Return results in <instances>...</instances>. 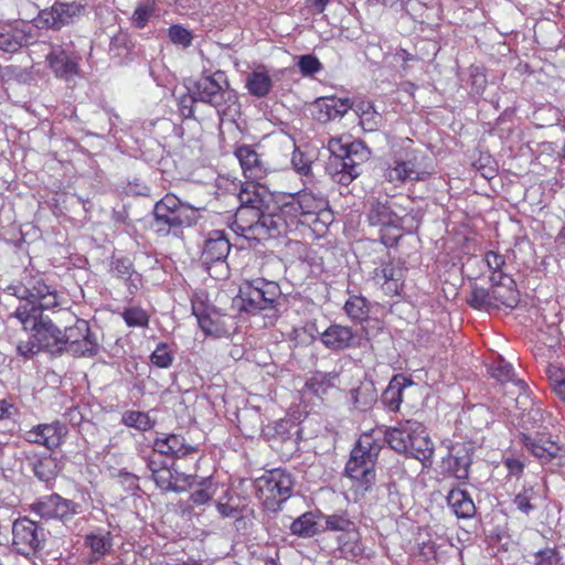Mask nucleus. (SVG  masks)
I'll return each instance as SVG.
<instances>
[{
  "mask_svg": "<svg viewBox=\"0 0 565 565\" xmlns=\"http://www.w3.org/2000/svg\"><path fill=\"white\" fill-rule=\"evenodd\" d=\"M83 11L84 7L75 1L55 2L50 9L41 10L35 26L60 29L81 17Z\"/></svg>",
  "mask_w": 565,
  "mask_h": 565,
  "instance_id": "9b49d317",
  "label": "nucleus"
},
{
  "mask_svg": "<svg viewBox=\"0 0 565 565\" xmlns=\"http://www.w3.org/2000/svg\"><path fill=\"white\" fill-rule=\"evenodd\" d=\"M446 463L448 466V469L456 479H468L471 456L469 454V450L465 446H452L449 449V455L448 458L446 459Z\"/></svg>",
  "mask_w": 565,
  "mask_h": 565,
  "instance_id": "c85d7f7f",
  "label": "nucleus"
},
{
  "mask_svg": "<svg viewBox=\"0 0 565 565\" xmlns=\"http://www.w3.org/2000/svg\"><path fill=\"white\" fill-rule=\"evenodd\" d=\"M78 505L58 494H51L33 504V511L44 519L67 520L76 514Z\"/></svg>",
  "mask_w": 565,
  "mask_h": 565,
  "instance_id": "2eb2a0df",
  "label": "nucleus"
},
{
  "mask_svg": "<svg viewBox=\"0 0 565 565\" xmlns=\"http://www.w3.org/2000/svg\"><path fill=\"white\" fill-rule=\"evenodd\" d=\"M57 465L52 457L39 459L33 467L34 475L42 481H50L56 475Z\"/></svg>",
  "mask_w": 565,
  "mask_h": 565,
  "instance_id": "a18cd8bd",
  "label": "nucleus"
},
{
  "mask_svg": "<svg viewBox=\"0 0 565 565\" xmlns=\"http://www.w3.org/2000/svg\"><path fill=\"white\" fill-rule=\"evenodd\" d=\"M533 498V489H525L515 495L513 503L520 512L529 514L534 509L532 504Z\"/></svg>",
  "mask_w": 565,
  "mask_h": 565,
  "instance_id": "6e6d98bb",
  "label": "nucleus"
},
{
  "mask_svg": "<svg viewBox=\"0 0 565 565\" xmlns=\"http://www.w3.org/2000/svg\"><path fill=\"white\" fill-rule=\"evenodd\" d=\"M238 200L241 206L233 225L237 234L249 241H262L281 233L282 223L276 220L278 194L250 180L242 185Z\"/></svg>",
  "mask_w": 565,
  "mask_h": 565,
  "instance_id": "f03ea898",
  "label": "nucleus"
},
{
  "mask_svg": "<svg viewBox=\"0 0 565 565\" xmlns=\"http://www.w3.org/2000/svg\"><path fill=\"white\" fill-rule=\"evenodd\" d=\"M356 145H343L341 139L332 138L328 143L333 154L331 162L332 178L340 184L348 185L361 173L360 164L354 160L353 152Z\"/></svg>",
  "mask_w": 565,
  "mask_h": 565,
  "instance_id": "9d476101",
  "label": "nucleus"
},
{
  "mask_svg": "<svg viewBox=\"0 0 565 565\" xmlns=\"http://www.w3.org/2000/svg\"><path fill=\"white\" fill-rule=\"evenodd\" d=\"M231 245L227 237L221 231H213L205 241L201 255L202 263L206 266L213 263L224 262L230 253Z\"/></svg>",
  "mask_w": 565,
  "mask_h": 565,
  "instance_id": "412c9836",
  "label": "nucleus"
},
{
  "mask_svg": "<svg viewBox=\"0 0 565 565\" xmlns=\"http://www.w3.org/2000/svg\"><path fill=\"white\" fill-rule=\"evenodd\" d=\"M290 532L301 537H311L319 532L317 516L312 512H307L297 518L290 525Z\"/></svg>",
  "mask_w": 565,
  "mask_h": 565,
  "instance_id": "4c0bfd02",
  "label": "nucleus"
},
{
  "mask_svg": "<svg viewBox=\"0 0 565 565\" xmlns=\"http://www.w3.org/2000/svg\"><path fill=\"white\" fill-rule=\"evenodd\" d=\"M491 291L494 309H499L501 307L512 309L515 308L520 301L519 291L515 289L513 278H503L502 281L492 284Z\"/></svg>",
  "mask_w": 565,
  "mask_h": 565,
  "instance_id": "393cba45",
  "label": "nucleus"
},
{
  "mask_svg": "<svg viewBox=\"0 0 565 565\" xmlns=\"http://www.w3.org/2000/svg\"><path fill=\"white\" fill-rule=\"evenodd\" d=\"M407 454L418 459L425 467L431 463L434 445L422 423H419V428L414 433Z\"/></svg>",
  "mask_w": 565,
  "mask_h": 565,
  "instance_id": "cd10ccee",
  "label": "nucleus"
},
{
  "mask_svg": "<svg viewBox=\"0 0 565 565\" xmlns=\"http://www.w3.org/2000/svg\"><path fill=\"white\" fill-rule=\"evenodd\" d=\"M235 156L239 161L245 178L255 181L265 178L267 169L259 159L258 153L250 146H239L235 150Z\"/></svg>",
  "mask_w": 565,
  "mask_h": 565,
  "instance_id": "4be33fe9",
  "label": "nucleus"
},
{
  "mask_svg": "<svg viewBox=\"0 0 565 565\" xmlns=\"http://www.w3.org/2000/svg\"><path fill=\"white\" fill-rule=\"evenodd\" d=\"M522 445L530 450L542 463L550 462L559 452V446L550 439H536L526 434L521 435Z\"/></svg>",
  "mask_w": 565,
  "mask_h": 565,
  "instance_id": "bb28decb",
  "label": "nucleus"
},
{
  "mask_svg": "<svg viewBox=\"0 0 565 565\" xmlns=\"http://www.w3.org/2000/svg\"><path fill=\"white\" fill-rule=\"evenodd\" d=\"M32 31L33 26L24 22L4 29L0 32V51L13 53L28 45L34 39Z\"/></svg>",
  "mask_w": 565,
  "mask_h": 565,
  "instance_id": "f3484780",
  "label": "nucleus"
},
{
  "mask_svg": "<svg viewBox=\"0 0 565 565\" xmlns=\"http://www.w3.org/2000/svg\"><path fill=\"white\" fill-rule=\"evenodd\" d=\"M113 270L121 279L130 295H135L141 286V275L137 273L128 258H117L113 263Z\"/></svg>",
  "mask_w": 565,
  "mask_h": 565,
  "instance_id": "7c9ffc66",
  "label": "nucleus"
},
{
  "mask_svg": "<svg viewBox=\"0 0 565 565\" xmlns=\"http://www.w3.org/2000/svg\"><path fill=\"white\" fill-rule=\"evenodd\" d=\"M429 174L424 153L413 148V141L405 139L394 147L384 168V179L395 186L406 182L423 181Z\"/></svg>",
  "mask_w": 565,
  "mask_h": 565,
  "instance_id": "39448f33",
  "label": "nucleus"
},
{
  "mask_svg": "<svg viewBox=\"0 0 565 565\" xmlns=\"http://www.w3.org/2000/svg\"><path fill=\"white\" fill-rule=\"evenodd\" d=\"M9 296L19 300L12 316L21 323L25 331L33 332V337L47 342L45 349L65 344L66 339L73 338L74 329L60 330L42 311L54 309L62 303V296L53 287L46 285L39 275L26 274L19 282L6 288Z\"/></svg>",
  "mask_w": 565,
  "mask_h": 565,
  "instance_id": "f257e3e1",
  "label": "nucleus"
},
{
  "mask_svg": "<svg viewBox=\"0 0 565 565\" xmlns=\"http://www.w3.org/2000/svg\"><path fill=\"white\" fill-rule=\"evenodd\" d=\"M43 541V530L28 518L13 522L12 545L22 555H30L35 552Z\"/></svg>",
  "mask_w": 565,
  "mask_h": 565,
  "instance_id": "f8f14e48",
  "label": "nucleus"
},
{
  "mask_svg": "<svg viewBox=\"0 0 565 565\" xmlns=\"http://www.w3.org/2000/svg\"><path fill=\"white\" fill-rule=\"evenodd\" d=\"M533 565H558L561 556L555 547L546 546L529 555Z\"/></svg>",
  "mask_w": 565,
  "mask_h": 565,
  "instance_id": "c03bdc74",
  "label": "nucleus"
},
{
  "mask_svg": "<svg viewBox=\"0 0 565 565\" xmlns=\"http://www.w3.org/2000/svg\"><path fill=\"white\" fill-rule=\"evenodd\" d=\"M351 107L349 98L323 97L315 102L312 115L318 121L327 122L343 117Z\"/></svg>",
  "mask_w": 565,
  "mask_h": 565,
  "instance_id": "6ab92c4d",
  "label": "nucleus"
},
{
  "mask_svg": "<svg viewBox=\"0 0 565 565\" xmlns=\"http://www.w3.org/2000/svg\"><path fill=\"white\" fill-rule=\"evenodd\" d=\"M192 310L205 334L223 338L232 333L233 319L231 316L222 315L215 309L203 308V305L198 302H193Z\"/></svg>",
  "mask_w": 565,
  "mask_h": 565,
  "instance_id": "ddd939ff",
  "label": "nucleus"
},
{
  "mask_svg": "<svg viewBox=\"0 0 565 565\" xmlns=\"http://www.w3.org/2000/svg\"><path fill=\"white\" fill-rule=\"evenodd\" d=\"M491 376L501 383H513L520 392L524 390V383L522 381L514 380L512 365L504 362L503 360H500L493 364L491 367Z\"/></svg>",
  "mask_w": 565,
  "mask_h": 565,
  "instance_id": "a19ab883",
  "label": "nucleus"
},
{
  "mask_svg": "<svg viewBox=\"0 0 565 565\" xmlns=\"http://www.w3.org/2000/svg\"><path fill=\"white\" fill-rule=\"evenodd\" d=\"M124 423L129 427L143 431L152 428L153 426V422L148 414L135 411L125 413Z\"/></svg>",
  "mask_w": 565,
  "mask_h": 565,
  "instance_id": "49530a36",
  "label": "nucleus"
},
{
  "mask_svg": "<svg viewBox=\"0 0 565 565\" xmlns=\"http://www.w3.org/2000/svg\"><path fill=\"white\" fill-rule=\"evenodd\" d=\"M405 271L399 260L384 262L374 269L373 280L386 296H398L404 287Z\"/></svg>",
  "mask_w": 565,
  "mask_h": 565,
  "instance_id": "4468645a",
  "label": "nucleus"
},
{
  "mask_svg": "<svg viewBox=\"0 0 565 565\" xmlns=\"http://www.w3.org/2000/svg\"><path fill=\"white\" fill-rule=\"evenodd\" d=\"M172 354L168 345L160 343L151 354V362L158 367H168L172 363Z\"/></svg>",
  "mask_w": 565,
  "mask_h": 565,
  "instance_id": "3c124183",
  "label": "nucleus"
},
{
  "mask_svg": "<svg viewBox=\"0 0 565 565\" xmlns=\"http://www.w3.org/2000/svg\"><path fill=\"white\" fill-rule=\"evenodd\" d=\"M492 291L484 288H475L471 292L469 305L479 310H490L493 308Z\"/></svg>",
  "mask_w": 565,
  "mask_h": 565,
  "instance_id": "de8ad7c7",
  "label": "nucleus"
},
{
  "mask_svg": "<svg viewBox=\"0 0 565 565\" xmlns=\"http://www.w3.org/2000/svg\"><path fill=\"white\" fill-rule=\"evenodd\" d=\"M344 311L352 321L362 322L369 317L367 300L362 296H351L345 301Z\"/></svg>",
  "mask_w": 565,
  "mask_h": 565,
  "instance_id": "58836bf2",
  "label": "nucleus"
},
{
  "mask_svg": "<svg viewBox=\"0 0 565 565\" xmlns=\"http://www.w3.org/2000/svg\"><path fill=\"white\" fill-rule=\"evenodd\" d=\"M321 342L330 350L349 348L354 339L352 329L341 324H331L320 335Z\"/></svg>",
  "mask_w": 565,
  "mask_h": 565,
  "instance_id": "c756f323",
  "label": "nucleus"
},
{
  "mask_svg": "<svg viewBox=\"0 0 565 565\" xmlns=\"http://www.w3.org/2000/svg\"><path fill=\"white\" fill-rule=\"evenodd\" d=\"M66 434V427L60 422L40 424L25 431L24 439L32 444L45 446L53 449L60 446Z\"/></svg>",
  "mask_w": 565,
  "mask_h": 565,
  "instance_id": "dca6fc26",
  "label": "nucleus"
},
{
  "mask_svg": "<svg viewBox=\"0 0 565 565\" xmlns=\"http://www.w3.org/2000/svg\"><path fill=\"white\" fill-rule=\"evenodd\" d=\"M326 525L328 530L344 533L349 531L354 524L342 515H328L326 518Z\"/></svg>",
  "mask_w": 565,
  "mask_h": 565,
  "instance_id": "052dcab7",
  "label": "nucleus"
},
{
  "mask_svg": "<svg viewBox=\"0 0 565 565\" xmlns=\"http://www.w3.org/2000/svg\"><path fill=\"white\" fill-rule=\"evenodd\" d=\"M195 477L192 475H186L182 471H179L177 468H173V479L171 484V491L181 492L188 489V487L192 486Z\"/></svg>",
  "mask_w": 565,
  "mask_h": 565,
  "instance_id": "13d9d810",
  "label": "nucleus"
},
{
  "mask_svg": "<svg viewBox=\"0 0 565 565\" xmlns=\"http://www.w3.org/2000/svg\"><path fill=\"white\" fill-rule=\"evenodd\" d=\"M291 164L299 174L308 175L311 171V159L298 149L292 152Z\"/></svg>",
  "mask_w": 565,
  "mask_h": 565,
  "instance_id": "4d7b16f0",
  "label": "nucleus"
},
{
  "mask_svg": "<svg viewBox=\"0 0 565 565\" xmlns=\"http://www.w3.org/2000/svg\"><path fill=\"white\" fill-rule=\"evenodd\" d=\"M46 347L47 342H44V339L40 340L38 337H33V332H31L28 340L19 341L17 351L21 356L31 359Z\"/></svg>",
  "mask_w": 565,
  "mask_h": 565,
  "instance_id": "37998d69",
  "label": "nucleus"
},
{
  "mask_svg": "<svg viewBox=\"0 0 565 565\" xmlns=\"http://www.w3.org/2000/svg\"><path fill=\"white\" fill-rule=\"evenodd\" d=\"M339 550L341 554L348 558L353 559L363 554L364 547L361 543V535L355 526L349 531L341 533L338 536Z\"/></svg>",
  "mask_w": 565,
  "mask_h": 565,
  "instance_id": "f704fd0d",
  "label": "nucleus"
},
{
  "mask_svg": "<svg viewBox=\"0 0 565 565\" xmlns=\"http://www.w3.org/2000/svg\"><path fill=\"white\" fill-rule=\"evenodd\" d=\"M245 87L250 95L264 97L270 92L273 79L266 70L258 68L246 76Z\"/></svg>",
  "mask_w": 565,
  "mask_h": 565,
  "instance_id": "72a5a7b5",
  "label": "nucleus"
},
{
  "mask_svg": "<svg viewBox=\"0 0 565 565\" xmlns=\"http://www.w3.org/2000/svg\"><path fill=\"white\" fill-rule=\"evenodd\" d=\"M351 109L354 110L355 115L360 118L363 116L366 111L374 108V105L366 99H355L354 102H351Z\"/></svg>",
  "mask_w": 565,
  "mask_h": 565,
  "instance_id": "69168bd1",
  "label": "nucleus"
},
{
  "mask_svg": "<svg viewBox=\"0 0 565 565\" xmlns=\"http://www.w3.org/2000/svg\"><path fill=\"white\" fill-rule=\"evenodd\" d=\"M369 222L372 226H379L382 231L395 230L399 232L404 226V218L401 217L388 202L375 201L369 212Z\"/></svg>",
  "mask_w": 565,
  "mask_h": 565,
  "instance_id": "a211bd4d",
  "label": "nucleus"
},
{
  "mask_svg": "<svg viewBox=\"0 0 565 565\" xmlns=\"http://www.w3.org/2000/svg\"><path fill=\"white\" fill-rule=\"evenodd\" d=\"M546 375L548 377L550 384L552 386L553 392L565 385V369L556 365L550 364L546 367Z\"/></svg>",
  "mask_w": 565,
  "mask_h": 565,
  "instance_id": "5fc2aeb1",
  "label": "nucleus"
},
{
  "mask_svg": "<svg viewBox=\"0 0 565 565\" xmlns=\"http://www.w3.org/2000/svg\"><path fill=\"white\" fill-rule=\"evenodd\" d=\"M152 11L153 10L150 4H139L132 14V23L139 29L143 28L151 17Z\"/></svg>",
  "mask_w": 565,
  "mask_h": 565,
  "instance_id": "e2e57ef3",
  "label": "nucleus"
},
{
  "mask_svg": "<svg viewBox=\"0 0 565 565\" xmlns=\"http://www.w3.org/2000/svg\"><path fill=\"white\" fill-rule=\"evenodd\" d=\"M47 62L54 74L65 81L74 78L78 73L76 58L64 50H53L47 55Z\"/></svg>",
  "mask_w": 565,
  "mask_h": 565,
  "instance_id": "b1692460",
  "label": "nucleus"
},
{
  "mask_svg": "<svg viewBox=\"0 0 565 565\" xmlns=\"http://www.w3.org/2000/svg\"><path fill=\"white\" fill-rule=\"evenodd\" d=\"M278 211L276 220L281 224V233L291 226L318 224L326 214L327 199L312 191L297 193H278Z\"/></svg>",
  "mask_w": 565,
  "mask_h": 565,
  "instance_id": "7ed1b4c3",
  "label": "nucleus"
},
{
  "mask_svg": "<svg viewBox=\"0 0 565 565\" xmlns=\"http://www.w3.org/2000/svg\"><path fill=\"white\" fill-rule=\"evenodd\" d=\"M150 469L152 472V478L156 484L166 491H171V484L173 479V468L160 467L153 468V462H150Z\"/></svg>",
  "mask_w": 565,
  "mask_h": 565,
  "instance_id": "8fccbe9b",
  "label": "nucleus"
},
{
  "mask_svg": "<svg viewBox=\"0 0 565 565\" xmlns=\"http://www.w3.org/2000/svg\"><path fill=\"white\" fill-rule=\"evenodd\" d=\"M153 214L158 231L169 233L171 230L194 225L200 217V210L182 202L174 194H167L156 203Z\"/></svg>",
  "mask_w": 565,
  "mask_h": 565,
  "instance_id": "0eeeda50",
  "label": "nucleus"
},
{
  "mask_svg": "<svg viewBox=\"0 0 565 565\" xmlns=\"http://www.w3.org/2000/svg\"><path fill=\"white\" fill-rule=\"evenodd\" d=\"M418 551L424 559L434 558L436 555L435 544L430 540L418 543Z\"/></svg>",
  "mask_w": 565,
  "mask_h": 565,
  "instance_id": "338daca9",
  "label": "nucleus"
},
{
  "mask_svg": "<svg viewBox=\"0 0 565 565\" xmlns=\"http://www.w3.org/2000/svg\"><path fill=\"white\" fill-rule=\"evenodd\" d=\"M419 428V422L406 420L399 423L385 431L386 441L397 452L407 454L416 429Z\"/></svg>",
  "mask_w": 565,
  "mask_h": 565,
  "instance_id": "5701e85b",
  "label": "nucleus"
},
{
  "mask_svg": "<svg viewBox=\"0 0 565 565\" xmlns=\"http://www.w3.org/2000/svg\"><path fill=\"white\" fill-rule=\"evenodd\" d=\"M170 41L178 46L189 47L192 44V32L180 24H173L168 29Z\"/></svg>",
  "mask_w": 565,
  "mask_h": 565,
  "instance_id": "09e8293b",
  "label": "nucleus"
},
{
  "mask_svg": "<svg viewBox=\"0 0 565 565\" xmlns=\"http://www.w3.org/2000/svg\"><path fill=\"white\" fill-rule=\"evenodd\" d=\"M19 8V14L22 19V21L25 23V21H32L35 20L39 17V8L35 3L29 1V0H19L18 2Z\"/></svg>",
  "mask_w": 565,
  "mask_h": 565,
  "instance_id": "680f3d73",
  "label": "nucleus"
},
{
  "mask_svg": "<svg viewBox=\"0 0 565 565\" xmlns=\"http://www.w3.org/2000/svg\"><path fill=\"white\" fill-rule=\"evenodd\" d=\"M503 465L508 470L510 476L520 477L524 469V463L519 458L514 457H505L503 459Z\"/></svg>",
  "mask_w": 565,
  "mask_h": 565,
  "instance_id": "0e129e2a",
  "label": "nucleus"
},
{
  "mask_svg": "<svg viewBox=\"0 0 565 565\" xmlns=\"http://www.w3.org/2000/svg\"><path fill=\"white\" fill-rule=\"evenodd\" d=\"M85 543L89 546L96 559L108 553L113 546L111 535L108 531H97L87 534Z\"/></svg>",
  "mask_w": 565,
  "mask_h": 565,
  "instance_id": "e433bc0d",
  "label": "nucleus"
},
{
  "mask_svg": "<svg viewBox=\"0 0 565 565\" xmlns=\"http://www.w3.org/2000/svg\"><path fill=\"white\" fill-rule=\"evenodd\" d=\"M279 295L280 287L276 281L257 277L244 280L233 303L239 311L255 313L270 308Z\"/></svg>",
  "mask_w": 565,
  "mask_h": 565,
  "instance_id": "6e6552de",
  "label": "nucleus"
},
{
  "mask_svg": "<svg viewBox=\"0 0 565 565\" xmlns=\"http://www.w3.org/2000/svg\"><path fill=\"white\" fill-rule=\"evenodd\" d=\"M192 102H202L213 106L218 115L227 116L238 109L237 95L231 89L223 72L201 77L194 85Z\"/></svg>",
  "mask_w": 565,
  "mask_h": 565,
  "instance_id": "423d86ee",
  "label": "nucleus"
},
{
  "mask_svg": "<svg viewBox=\"0 0 565 565\" xmlns=\"http://www.w3.org/2000/svg\"><path fill=\"white\" fill-rule=\"evenodd\" d=\"M447 502L451 511L462 519L471 518L476 508L469 493L460 488L452 489L447 495Z\"/></svg>",
  "mask_w": 565,
  "mask_h": 565,
  "instance_id": "2f4dec72",
  "label": "nucleus"
},
{
  "mask_svg": "<svg viewBox=\"0 0 565 565\" xmlns=\"http://www.w3.org/2000/svg\"><path fill=\"white\" fill-rule=\"evenodd\" d=\"M154 451L161 455H169L181 457L185 456L196 449L185 444L184 438L181 435L169 434L157 437L153 441Z\"/></svg>",
  "mask_w": 565,
  "mask_h": 565,
  "instance_id": "a878e982",
  "label": "nucleus"
},
{
  "mask_svg": "<svg viewBox=\"0 0 565 565\" xmlns=\"http://www.w3.org/2000/svg\"><path fill=\"white\" fill-rule=\"evenodd\" d=\"M200 486L201 488L191 494V501L198 505L206 503L215 494L210 479H204Z\"/></svg>",
  "mask_w": 565,
  "mask_h": 565,
  "instance_id": "603ef678",
  "label": "nucleus"
},
{
  "mask_svg": "<svg viewBox=\"0 0 565 565\" xmlns=\"http://www.w3.org/2000/svg\"><path fill=\"white\" fill-rule=\"evenodd\" d=\"M359 119L364 131H376L382 124V115L375 108L366 111Z\"/></svg>",
  "mask_w": 565,
  "mask_h": 565,
  "instance_id": "864d4df0",
  "label": "nucleus"
},
{
  "mask_svg": "<svg viewBox=\"0 0 565 565\" xmlns=\"http://www.w3.org/2000/svg\"><path fill=\"white\" fill-rule=\"evenodd\" d=\"M126 324L130 328H146L149 324V315L140 307H128L121 313Z\"/></svg>",
  "mask_w": 565,
  "mask_h": 565,
  "instance_id": "79ce46f5",
  "label": "nucleus"
},
{
  "mask_svg": "<svg viewBox=\"0 0 565 565\" xmlns=\"http://www.w3.org/2000/svg\"><path fill=\"white\" fill-rule=\"evenodd\" d=\"M339 376L337 373L316 372L307 380L305 388L311 394L322 398L330 391L337 388Z\"/></svg>",
  "mask_w": 565,
  "mask_h": 565,
  "instance_id": "473e14b6",
  "label": "nucleus"
},
{
  "mask_svg": "<svg viewBox=\"0 0 565 565\" xmlns=\"http://www.w3.org/2000/svg\"><path fill=\"white\" fill-rule=\"evenodd\" d=\"M72 329L75 330V332H73V338L65 340V344L68 345L67 350L75 355H95L97 353L98 345L89 334L87 322L78 320L76 326Z\"/></svg>",
  "mask_w": 565,
  "mask_h": 565,
  "instance_id": "aec40b11",
  "label": "nucleus"
},
{
  "mask_svg": "<svg viewBox=\"0 0 565 565\" xmlns=\"http://www.w3.org/2000/svg\"><path fill=\"white\" fill-rule=\"evenodd\" d=\"M294 479L281 469H274L255 482L256 493L269 510H277L291 495Z\"/></svg>",
  "mask_w": 565,
  "mask_h": 565,
  "instance_id": "1a4fd4ad",
  "label": "nucleus"
},
{
  "mask_svg": "<svg viewBox=\"0 0 565 565\" xmlns=\"http://www.w3.org/2000/svg\"><path fill=\"white\" fill-rule=\"evenodd\" d=\"M298 67L303 75L308 76L319 72L321 70V63L315 55L307 54L299 58Z\"/></svg>",
  "mask_w": 565,
  "mask_h": 565,
  "instance_id": "bf43d9fd",
  "label": "nucleus"
},
{
  "mask_svg": "<svg viewBox=\"0 0 565 565\" xmlns=\"http://www.w3.org/2000/svg\"><path fill=\"white\" fill-rule=\"evenodd\" d=\"M483 262L486 263L490 275V281L495 284L497 281H502L503 278H512L503 273L502 268L505 265L504 257L495 252H488L484 255Z\"/></svg>",
  "mask_w": 565,
  "mask_h": 565,
  "instance_id": "ea45409f",
  "label": "nucleus"
},
{
  "mask_svg": "<svg viewBox=\"0 0 565 565\" xmlns=\"http://www.w3.org/2000/svg\"><path fill=\"white\" fill-rule=\"evenodd\" d=\"M412 383L404 377H394L383 393L382 401L392 412L398 411L403 401V390Z\"/></svg>",
  "mask_w": 565,
  "mask_h": 565,
  "instance_id": "c9c22d12",
  "label": "nucleus"
},
{
  "mask_svg": "<svg viewBox=\"0 0 565 565\" xmlns=\"http://www.w3.org/2000/svg\"><path fill=\"white\" fill-rule=\"evenodd\" d=\"M362 391H363V388L352 391V397L358 407L365 409L372 405V403L375 401L376 396L373 392H371L369 394V398L362 402V401H360V395L362 394Z\"/></svg>",
  "mask_w": 565,
  "mask_h": 565,
  "instance_id": "774afa93",
  "label": "nucleus"
},
{
  "mask_svg": "<svg viewBox=\"0 0 565 565\" xmlns=\"http://www.w3.org/2000/svg\"><path fill=\"white\" fill-rule=\"evenodd\" d=\"M381 450L380 443L372 433L363 434L351 451L345 466L347 477L352 481L356 494L363 495L375 481L374 463Z\"/></svg>",
  "mask_w": 565,
  "mask_h": 565,
  "instance_id": "20e7f679",
  "label": "nucleus"
}]
</instances>
